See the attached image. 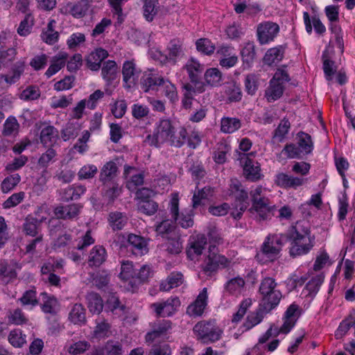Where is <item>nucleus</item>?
<instances>
[{
  "instance_id": "nucleus-1",
  "label": "nucleus",
  "mask_w": 355,
  "mask_h": 355,
  "mask_svg": "<svg viewBox=\"0 0 355 355\" xmlns=\"http://www.w3.org/2000/svg\"><path fill=\"white\" fill-rule=\"evenodd\" d=\"M187 130L180 127L176 128L168 119H162L156 123L153 135H148L145 142L150 146H159L164 143L180 147L187 137Z\"/></svg>"
},
{
  "instance_id": "nucleus-2",
  "label": "nucleus",
  "mask_w": 355,
  "mask_h": 355,
  "mask_svg": "<svg viewBox=\"0 0 355 355\" xmlns=\"http://www.w3.org/2000/svg\"><path fill=\"white\" fill-rule=\"evenodd\" d=\"M180 197L178 193H173L168 202V211L171 219L163 220L155 227L156 232L159 235H164L170 232L175 227L174 223L180 225L183 228H189L193 225V214L191 210H179Z\"/></svg>"
},
{
  "instance_id": "nucleus-3",
  "label": "nucleus",
  "mask_w": 355,
  "mask_h": 355,
  "mask_svg": "<svg viewBox=\"0 0 355 355\" xmlns=\"http://www.w3.org/2000/svg\"><path fill=\"white\" fill-rule=\"evenodd\" d=\"M290 254L295 257L306 254L313 246L314 237L311 236L307 222L300 221L293 226L289 234Z\"/></svg>"
},
{
  "instance_id": "nucleus-4",
  "label": "nucleus",
  "mask_w": 355,
  "mask_h": 355,
  "mask_svg": "<svg viewBox=\"0 0 355 355\" xmlns=\"http://www.w3.org/2000/svg\"><path fill=\"white\" fill-rule=\"evenodd\" d=\"M276 282L270 277L265 278L261 283L259 292L262 295L261 304L266 311L277 306L282 297V294L276 289Z\"/></svg>"
},
{
  "instance_id": "nucleus-5",
  "label": "nucleus",
  "mask_w": 355,
  "mask_h": 355,
  "mask_svg": "<svg viewBox=\"0 0 355 355\" xmlns=\"http://www.w3.org/2000/svg\"><path fill=\"white\" fill-rule=\"evenodd\" d=\"M288 81L289 76L287 72L284 69H278L266 89L265 96L267 101L273 102L279 99L284 93L285 84Z\"/></svg>"
},
{
  "instance_id": "nucleus-6",
  "label": "nucleus",
  "mask_w": 355,
  "mask_h": 355,
  "mask_svg": "<svg viewBox=\"0 0 355 355\" xmlns=\"http://www.w3.org/2000/svg\"><path fill=\"white\" fill-rule=\"evenodd\" d=\"M193 332L204 343L217 341L223 334V330L214 322H198L194 326Z\"/></svg>"
},
{
  "instance_id": "nucleus-7",
  "label": "nucleus",
  "mask_w": 355,
  "mask_h": 355,
  "mask_svg": "<svg viewBox=\"0 0 355 355\" xmlns=\"http://www.w3.org/2000/svg\"><path fill=\"white\" fill-rule=\"evenodd\" d=\"M230 190L231 194L236 198V205L232 209L231 216L235 219H239L249 206L248 195L237 180H232Z\"/></svg>"
},
{
  "instance_id": "nucleus-8",
  "label": "nucleus",
  "mask_w": 355,
  "mask_h": 355,
  "mask_svg": "<svg viewBox=\"0 0 355 355\" xmlns=\"http://www.w3.org/2000/svg\"><path fill=\"white\" fill-rule=\"evenodd\" d=\"M255 153L242 154L240 155V160L242 164L244 177L252 182H256L263 178L260 164L251 159Z\"/></svg>"
},
{
  "instance_id": "nucleus-9",
  "label": "nucleus",
  "mask_w": 355,
  "mask_h": 355,
  "mask_svg": "<svg viewBox=\"0 0 355 355\" xmlns=\"http://www.w3.org/2000/svg\"><path fill=\"white\" fill-rule=\"evenodd\" d=\"M284 241L285 237L282 234L269 236L263 243L261 253L258 254V257L265 255L269 260L273 261L277 257Z\"/></svg>"
},
{
  "instance_id": "nucleus-10",
  "label": "nucleus",
  "mask_w": 355,
  "mask_h": 355,
  "mask_svg": "<svg viewBox=\"0 0 355 355\" xmlns=\"http://www.w3.org/2000/svg\"><path fill=\"white\" fill-rule=\"evenodd\" d=\"M279 27L276 23L265 21L258 25L257 35L261 44H267L272 42L277 36Z\"/></svg>"
},
{
  "instance_id": "nucleus-11",
  "label": "nucleus",
  "mask_w": 355,
  "mask_h": 355,
  "mask_svg": "<svg viewBox=\"0 0 355 355\" xmlns=\"http://www.w3.org/2000/svg\"><path fill=\"white\" fill-rule=\"evenodd\" d=\"M180 306L178 297H171L165 301L154 303L151 305L158 316L168 317L174 314Z\"/></svg>"
},
{
  "instance_id": "nucleus-12",
  "label": "nucleus",
  "mask_w": 355,
  "mask_h": 355,
  "mask_svg": "<svg viewBox=\"0 0 355 355\" xmlns=\"http://www.w3.org/2000/svg\"><path fill=\"white\" fill-rule=\"evenodd\" d=\"M140 69H138L134 60H126L123 64L122 75L123 86L130 88L138 80Z\"/></svg>"
},
{
  "instance_id": "nucleus-13",
  "label": "nucleus",
  "mask_w": 355,
  "mask_h": 355,
  "mask_svg": "<svg viewBox=\"0 0 355 355\" xmlns=\"http://www.w3.org/2000/svg\"><path fill=\"white\" fill-rule=\"evenodd\" d=\"M208 293L206 288L200 292L195 301L187 309V313L191 317L201 316L207 306Z\"/></svg>"
},
{
  "instance_id": "nucleus-14",
  "label": "nucleus",
  "mask_w": 355,
  "mask_h": 355,
  "mask_svg": "<svg viewBox=\"0 0 355 355\" xmlns=\"http://www.w3.org/2000/svg\"><path fill=\"white\" fill-rule=\"evenodd\" d=\"M301 314V309L296 304H291L285 312L284 324L279 329L280 333L288 334L295 326Z\"/></svg>"
},
{
  "instance_id": "nucleus-15",
  "label": "nucleus",
  "mask_w": 355,
  "mask_h": 355,
  "mask_svg": "<svg viewBox=\"0 0 355 355\" xmlns=\"http://www.w3.org/2000/svg\"><path fill=\"white\" fill-rule=\"evenodd\" d=\"M95 324L89 336L91 340L105 339L112 334L111 324L106 320L99 318L96 320Z\"/></svg>"
},
{
  "instance_id": "nucleus-16",
  "label": "nucleus",
  "mask_w": 355,
  "mask_h": 355,
  "mask_svg": "<svg viewBox=\"0 0 355 355\" xmlns=\"http://www.w3.org/2000/svg\"><path fill=\"white\" fill-rule=\"evenodd\" d=\"M207 244V239L204 235H198L193 238L189 243V246L187 250L188 257L191 260H198V257L202 254Z\"/></svg>"
},
{
  "instance_id": "nucleus-17",
  "label": "nucleus",
  "mask_w": 355,
  "mask_h": 355,
  "mask_svg": "<svg viewBox=\"0 0 355 355\" xmlns=\"http://www.w3.org/2000/svg\"><path fill=\"white\" fill-rule=\"evenodd\" d=\"M171 329V322L169 320H163L155 324L153 329L146 334L145 340L147 343H151L162 338Z\"/></svg>"
},
{
  "instance_id": "nucleus-18",
  "label": "nucleus",
  "mask_w": 355,
  "mask_h": 355,
  "mask_svg": "<svg viewBox=\"0 0 355 355\" xmlns=\"http://www.w3.org/2000/svg\"><path fill=\"white\" fill-rule=\"evenodd\" d=\"M217 54L220 55V64L223 67H232L238 62V57L234 52V48L231 46H220L217 51Z\"/></svg>"
},
{
  "instance_id": "nucleus-19",
  "label": "nucleus",
  "mask_w": 355,
  "mask_h": 355,
  "mask_svg": "<svg viewBox=\"0 0 355 355\" xmlns=\"http://www.w3.org/2000/svg\"><path fill=\"white\" fill-rule=\"evenodd\" d=\"M164 78L152 72L144 73L141 79V87L144 92L157 91Z\"/></svg>"
},
{
  "instance_id": "nucleus-20",
  "label": "nucleus",
  "mask_w": 355,
  "mask_h": 355,
  "mask_svg": "<svg viewBox=\"0 0 355 355\" xmlns=\"http://www.w3.org/2000/svg\"><path fill=\"white\" fill-rule=\"evenodd\" d=\"M89 10V5L85 1H79L76 3H68L60 8V12L63 14H71L75 18L83 17Z\"/></svg>"
},
{
  "instance_id": "nucleus-21",
  "label": "nucleus",
  "mask_w": 355,
  "mask_h": 355,
  "mask_svg": "<svg viewBox=\"0 0 355 355\" xmlns=\"http://www.w3.org/2000/svg\"><path fill=\"white\" fill-rule=\"evenodd\" d=\"M207 258V269L209 270H214L218 268H225L230 265V261L224 256L217 254L215 246L212 245L209 246Z\"/></svg>"
},
{
  "instance_id": "nucleus-22",
  "label": "nucleus",
  "mask_w": 355,
  "mask_h": 355,
  "mask_svg": "<svg viewBox=\"0 0 355 355\" xmlns=\"http://www.w3.org/2000/svg\"><path fill=\"white\" fill-rule=\"evenodd\" d=\"M275 182L282 188L297 189L304 184V180L302 178L281 173L276 176Z\"/></svg>"
},
{
  "instance_id": "nucleus-23",
  "label": "nucleus",
  "mask_w": 355,
  "mask_h": 355,
  "mask_svg": "<svg viewBox=\"0 0 355 355\" xmlns=\"http://www.w3.org/2000/svg\"><path fill=\"white\" fill-rule=\"evenodd\" d=\"M250 211L260 220L270 218L273 215V208L269 205L268 200L255 202V205H252Z\"/></svg>"
},
{
  "instance_id": "nucleus-24",
  "label": "nucleus",
  "mask_w": 355,
  "mask_h": 355,
  "mask_svg": "<svg viewBox=\"0 0 355 355\" xmlns=\"http://www.w3.org/2000/svg\"><path fill=\"white\" fill-rule=\"evenodd\" d=\"M128 243L132 246V250L135 254L144 255L148 251V243L144 238L130 234L128 237Z\"/></svg>"
},
{
  "instance_id": "nucleus-25",
  "label": "nucleus",
  "mask_w": 355,
  "mask_h": 355,
  "mask_svg": "<svg viewBox=\"0 0 355 355\" xmlns=\"http://www.w3.org/2000/svg\"><path fill=\"white\" fill-rule=\"evenodd\" d=\"M108 55L107 52L103 49H97L92 51L87 57L86 61L87 67L93 71H96L100 68L101 62Z\"/></svg>"
},
{
  "instance_id": "nucleus-26",
  "label": "nucleus",
  "mask_w": 355,
  "mask_h": 355,
  "mask_svg": "<svg viewBox=\"0 0 355 355\" xmlns=\"http://www.w3.org/2000/svg\"><path fill=\"white\" fill-rule=\"evenodd\" d=\"M191 82H197L204 71V66L197 60L191 58L184 66Z\"/></svg>"
},
{
  "instance_id": "nucleus-27",
  "label": "nucleus",
  "mask_w": 355,
  "mask_h": 355,
  "mask_svg": "<svg viewBox=\"0 0 355 355\" xmlns=\"http://www.w3.org/2000/svg\"><path fill=\"white\" fill-rule=\"evenodd\" d=\"M81 207L79 205L72 204L66 207L58 206L55 208L54 214L58 218L70 219L76 216Z\"/></svg>"
},
{
  "instance_id": "nucleus-28",
  "label": "nucleus",
  "mask_w": 355,
  "mask_h": 355,
  "mask_svg": "<svg viewBox=\"0 0 355 355\" xmlns=\"http://www.w3.org/2000/svg\"><path fill=\"white\" fill-rule=\"evenodd\" d=\"M69 320L77 325L84 324L86 322L85 309L81 304H75L69 311Z\"/></svg>"
},
{
  "instance_id": "nucleus-29",
  "label": "nucleus",
  "mask_w": 355,
  "mask_h": 355,
  "mask_svg": "<svg viewBox=\"0 0 355 355\" xmlns=\"http://www.w3.org/2000/svg\"><path fill=\"white\" fill-rule=\"evenodd\" d=\"M323 281L324 275L322 273L319 272L313 275L306 285V287L303 290V293L306 296L311 297H314L318 292Z\"/></svg>"
},
{
  "instance_id": "nucleus-30",
  "label": "nucleus",
  "mask_w": 355,
  "mask_h": 355,
  "mask_svg": "<svg viewBox=\"0 0 355 355\" xmlns=\"http://www.w3.org/2000/svg\"><path fill=\"white\" fill-rule=\"evenodd\" d=\"M263 319V314L261 311L254 312L249 314L247 317L246 321L239 329V333L234 334V337L238 338L239 336L243 332L252 329L255 325L259 324Z\"/></svg>"
},
{
  "instance_id": "nucleus-31",
  "label": "nucleus",
  "mask_w": 355,
  "mask_h": 355,
  "mask_svg": "<svg viewBox=\"0 0 355 355\" xmlns=\"http://www.w3.org/2000/svg\"><path fill=\"white\" fill-rule=\"evenodd\" d=\"M67 58V53L63 52L54 56L51 60L49 67L45 72L46 76L50 78L58 72L64 66Z\"/></svg>"
},
{
  "instance_id": "nucleus-32",
  "label": "nucleus",
  "mask_w": 355,
  "mask_h": 355,
  "mask_svg": "<svg viewBox=\"0 0 355 355\" xmlns=\"http://www.w3.org/2000/svg\"><path fill=\"white\" fill-rule=\"evenodd\" d=\"M136 169L134 167L125 166L124 175L126 178L130 177L127 182V187L130 190H134L137 186L141 185L144 182V176L141 173H135Z\"/></svg>"
},
{
  "instance_id": "nucleus-33",
  "label": "nucleus",
  "mask_w": 355,
  "mask_h": 355,
  "mask_svg": "<svg viewBox=\"0 0 355 355\" xmlns=\"http://www.w3.org/2000/svg\"><path fill=\"white\" fill-rule=\"evenodd\" d=\"M297 144L304 156L311 154L313 150V143L309 135L300 132L296 137Z\"/></svg>"
},
{
  "instance_id": "nucleus-34",
  "label": "nucleus",
  "mask_w": 355,
  "mask_h": 355,
  "mask_svg": "<svg viewBox=\"0 0 355 355\" xmlns=\"http://www.w3.org/2000/svg\"><path fill=\"white\" fill-rule=\"evenodd\" d=\"M284 57V49L276 46L268 49L263 58L264 64L271 66L278 64Z\"/></svg>"
},
{
  "instance_id": "nucleus-35",
  "label": "nucleus",
  "mask_w": 355,
  "mask_h": 355,
  "mask_svg": "<svg viewBox=\"0 0 355 355\" xmlns=\"http://www.w3.org/2000/svg\"><path fill=\"white\" fill-rule=\"evenodd\" d=\"M86 191L85 187L83 185H73L63 189L61 193V198L64 201L79 198Z\"/></svg>"
},
{
  "instance_id": "nucleus-36",
  "label": "nucleus",
  "mask_w": 355,
  "mask_h": 355,
  "mask_svg": "<svg viewBox=\"0 0 355 355\" xmlns=\"http://www.w3.org/2000/svg\"><path fill=\"white\" fill-rule=\"evenodd\" d=\"M89 355H123V351L119 343L109 340L101 349H96Z\"/></svg>"
},
{
  "instance_id": "nucleus-37",
  "label": "nucleus",
  "mask_w": 355,
  "mask_h": 355,
  "mask_svg": "<svg viewBox=\"0 0 355 355\" xmlns=\"http://www.w3.org/2000/svg\"><path fill=\"white\" fill-rule=\"evenodd\" d=\"M128 221L125 214L119 211H113L109 214L108 223L113 230H120L124 227Z\"/></svg>"
},
{
  "instance_id": "nucleus-38",
  "label": "nucleus",
  "mask_w": 355,
  "mask_h": 355,
  "mask_svg": "<svg viewBox=\"0 0 355 355\" xmlns=\"http://www.w3.org/2000/svg\"><path fill=\"white\" fill-rule=\"evenodd\" d=\"M303 18L306 31L309 34L312 32V25L317 33L322 34L326 31L325 26L318 17H314L311 19L308 12H304Z\"/></svg>"
},
{
  "instance_id": "nucleus-39",
  "label": "nucleus",
  "mask_w": 355,
  "mask_h": 355,
  "mask_svg": "<svg viewBox=\"0 0 355 355\" xmlns=\"http://www.w3.org/2000/svg\"><path fill=\"white\" fill-rule=\"evenodd\" d=\"M58 131L51 125L44 128L40 134L41 142L46 146H51L58 139Z\"/></svg>"
},
{
  "instance_id": "nucleus-40",
  "label": "nucleus",
  "mask_w": 355,
  "mask_h": 355,
  "mask_svg": "<svg viewBox=\"0 0 355 355\" xmlns=\"http://www.w3.org/2000/svg\"><path fill=\"white\" fill-rule=\"evenodd\" d=\"M182 282V275L180 272H173L165 281L162 282L160 284V290L168 291L173 288L179 286Z\"/></svg>"
},
{
  "instance_id": "nucleus-41",
  "label": "nucleus",
  "mask_w": 355,
  "mask_h": 355,
  "mask_svg": "<svg viewBox=\"0 0 355 355\" xmlns=\"http://www.w3.org/2000/svg\"><path fill=\"white\" fill-rule=\"evenodd\" d=\"M245 281L241 277H236L227 282L225 286V291L232 295H239L244 288Z\"/></svg>"
},
{
  "instance_id": "nucleus-42",
  "label": "nucleus",
  "mask_w": 355,
  "mask_h": 355,
  "mask_svg": "<svg viewBox=\"0 0 355 355\" xmlns=\"http://www.w3.org/2000/svg\"><path fill=\"white\" fill-rule=\"evenodd\" d=\"M42 309L45 313H53L59 309V303L57 299L46 293H42Z\"/></svg>"
},
{
  "instance_id": "nucleus-43",
  "label": "nucleus",
  "mask_w": 355,
  "mask_h": 355,
  "mask_svg": "<svg viewBox=\"0 0 355 355\" xmlns=\"http://www.w3.org/2000/svg\"><path fill=\"white\" fill-rule=\"evenodd\" d=\"M106 258L105 250L102 246H94L89 256V263L91 266H100Z\"/></svg>"
},
{
  "instance_id": "nucleus-44",
  "label": "nucleus",
  "mask_w": 355,
  "mask_h": 355,
  "mask_svg": "<svg viewBox=\"0 0 355 355\" xmlns=\"http://www.w3.org/2000/svg\"><path fill=\"white\" fill-rule=\"evenodd\" d=\"M17 264L14 266L3 261L0 263V279L4 282H8L16 277V268H19Z\"/></svg>"
},
{
  "instance_id": "nucleus-45",
  "label": "nucleus",
  "mask_w": 355,
  "mask_h": 355,
  "mask_svg": "<svg viewBox=\"0 0 355 355\" xmlns=\"http://www.w3.org/2000/svg\"><path fill=\"white\" fill-rule=\"evenodd\" d=\"M118 72V67L116 63L113 60H107L103 64L102 67V76L106 81L114 80Z\"/></svg>"
},
{
  "instance_id": "nucleus-46",
  "label": "nucleus",
  "mask_w": 355,
  "mask_h": 355,
  "mask_svg": "<svg viewBox=\"0 0 355 355\" xmlns=\"http://www.w3.org/2000/svg\"><path fill=\"white\" fill-rule=\"evenodd\" d=\"M205 83L212 87L220 85L222 80V73L217 68L208 69L204 75Z\"/></svg>"
},
{
  "instance_id": "nucleus-47",
  "label": "nucleus",
  "mask_w": 355,
  "mask_h": 355,
  "mask_svg": "<svg viewBox=\"0 0 355 355\" xmlns=\"http://www.w3.org/2000/svg\"><path fill=\"white\" fill-rule=\"evenodd\" d=\"M242 60L248 66L253 62L255 57L254 45L253 42H245L241 50Z\"/></svg>"
},
{
  "instance_id": "nucleus-48",
  "label": "nucleus",
  "mask_w": 355,
  "mask_h": 355,
  "mask_svg": "<svg viewBox=\"0 0 355 355\" xmlns=\"http://www.w3.org/2000/svg\"><path fill=\"white\" fill-rule=\"evenodd\" d=\"M88 309L92 313H100L103 307L101 297L96 293H90L87 296Z\"/></svg>"
},
{
  "instance_id": "nucleus-49",
  "label": "nucleus",
  "mask_w": 355,
  "mask_h": 355,
  "mask_svg": "<svg viewBox=\"0 0 355 355\" xmlns=\"http://www.w3.org/2000/svg\"><path fill=\"white\" fill-rule=\"evenodd\" d=\"M241 127V122L236 118H223L220 122V130L225 133H232Z\"/></svg>"
},
{
  "instance_id": "nucleus-50",
  "label": "nucleus",
  "mask_w": 355,
  "mask_h": 355,
  "mask_svg": "<svg viewBox=\"0 0 355 355\" xmlns=\"http://www.w3.org/2000/svg\"><path fill=\"white\" fill-rule=\"evenodd\" d=\"M116 171L117 167L114 162H107L101 168L100 180L103 182L111 180L115 176Z\"/></svg>"
},
{
  "instance_id": "nucleus-51",
  "label": "nucleus",
  "mask_w": 355,
  "mask_h": 355,
  "mask_svg": "<svg viewBox=\"0 0 355 355\" xmlns=\"http://www.w3.org/2000/svg\"><path fill=\"white\" fill-rule=\"evenodd\" d=\"M90 346L89 343L86 340H78L69 344L67 347V351L71 355H80L88 350Z\"/></svg>"
},
{
  "instance_id": "nucleus-52",
  "label": "nucleus",
  "mask_w": 355,
  "mask_h": 355,
  "mask_svg": "<svg viewBox=\"0 0 355 355\" xmlns=\"http://www.w3.org/2000/svg\"><path fill=\"white\" fill-rule=\"evenodd\" d=\"M24 233L30 236H37L40 232V223L34 218H26L23 225Z\"/></svg>"
},
{
  "instance_id": "nucleus-53",
  "label": "nucleus",
  "mask_w": 355,
  "mask_h": 355,
  "mask_svg": "<svg viewBox=\"0 0 355 355\" xmlns=\"http://www.w3.org/2000/svg\"><path fill=\"white\" fill-rule=\"evenodd\" d=\"M144 16L148 21H152L157 12V0H144Z\"/></svg>"
},
{
  "instance_id": "nucleus-54",
  "label": "nucleus",
  "mask_w": 355,
  "mask_h": 355,
  "mask_svg": "<svg viewBox=\"0 0 355 355\" xmlns=\"http://www.w3.org/2000/svg\"><path fill=\"white\" fill-rule=\"evenodd\" d=\"M8 340L13 347H21L26 342V335L20 329H16L10 332Z\"/></svg>"
},
{
  "instance_id": "nucleus-55",
  "label": "nucleus",
  "mask_w": 355,
  "mask_h": 355,
  "mask_svg": "<svg viewBox=\"0 0 355 355\" xmlns=\"http://www.w3.org/2000/svg\"><path fill=\"white\" fill-rule=\"evenodd\" d=\"M213 191L209 187H205L198 193H194L192 200L193 207L196 208L198 205L203 204V201L209 199Z\"/></svg>"
},
{
  "instance_id": "nucleus-56",
  "label": "nucleus",
  "mask_w": 355,
  "mask_h": 355,
  "mask_svg": "<svg viewBox=\"0 0 355 355\" xmlns=\"http://www.w3.org/2000/svg\"><path fill=\"white\" fill-rule=\"evenodd\" d=\"M163 92L166 97H167L171 101L175 102L178 101V92L174 84L170 82L168 80H163V83L161 85Z\"/></svg>"
},
{
  "instance_id": "nucleus-57",
  "label": "nucleus",
  "mask_w": 355,
  "mask_h": 355,
  "mask_svg": "<svg viewBox=\"0 0 355 355\" xmlns=\"http://www.w3.org/2000/svg\"><path fill=\"white\" fill-rule=\"evenodd\" d=\"M19 124L14 116H9L3 125V134L6 136L15 135L17 134Z\"/></svg>"
},
{
  "instance_id": "nucleus-58",
  "label": "nucleus",
  "mask_w": 355,
  "mask_h": 355,
  "mask_svg": "<svg viewBox=\"0 0 355 355\" xmlns=\"http://www.w3.org/2000/svg\"><path fill=\"white\" fill-rule=\"evenodd\" d=\"M136 277V272L132 263L129 261H123L121 266L119 277L123 280H130Z\"/></svg>"
},
{
  "instance_id": "nucleus-59",
  "label": "nucleus",
  "mask_w": 355,
  "mask_h": 355,
  "mask_svg": "<svg viewBox=\"0 0 355 355\" xmlns=\"http://www.w3.org/2000/svg\"><path fill=\"white\" fill-rule=\"evenodd\" d=\"M282 153L289 159H300L304 157L297 144H286L282 150Z\"/></svg>"
},
{
  "instance_id": "nucleus-60",
  "label": "nucleus",
  "mask_w": 355,
  "mask_h": 355,
  "mask_svg": "<svg viewBox=\"0 0 355 355\" xmlns=\"http://www.w3.org/2000/svg\"><path fill=\"white\" fill-rule=\"evenodd\" d=\"M230 150V147L225 141L218 143L214 155V161L218 164H223L226 161V154Z\"/></svg>"
},
{
  "instance_id": "nucleus-61",
  "label": "nucleus",
  "mask_w": 355,
  "mask_h": 355,
  "mask_svg": "<svg viewBox=\"0 0 355 355\" xmlns=\"http://www.w3.org/2000/svg\"><path fill=\"white\" fill-rule=\"evenodd\" d=\"M21 178L18 174L10 175L5 178L1 183V188L3 193H8L12 190L20 182Z\"/></svg>"
},
{
  "instance_id": "nucleus-62",
  "label": "nucleus",
  "mask_w": 355,
  "mask_h": 355,
  "mask_svg": "<svg viewBox=\"0 0 355 355\" xmlns=\"http://www.w3.org/2000/svg\"><path fill=\"white\" fill-rule=\"evenodd\" d=\"M252 305V300L250 299H245L243 300L239 306V310L234 314L232 319V324L234 327L239 321L241 320L243 317L246 313L248 309Z\"/></svg>"
},
{
  "instance_id": "nucleus-63",
  "label": "nucleus",
  "mask_w": 355,
  "mask_h": 355,
  "mask_svg": "<svg viewBox=\"0 0 355 355\" xmlns=\"http://www.w3.org/2000/svg\"><path fill=\"white\" fill-rule=\"evenodd\" d=\"M197 50L205 55H210L214 53L215 50V46L212 42L206 38L199 39L196 42Z\"/></svg>"
},
{
  "instance_id": "nucleus-64",
  "label": "nucleus",
  "mask_w": 355,
  "mask_h": 355,
  "mask_svg": "<svg viewBox=\"0 0 355 355\" xmlns=\"http://www.w3.org/2000/svg\"><path fill=\"white\" fill-rule=\"evenodd\" d=\"M98 171L97 167L94 164H86L80 168L78 173L80 180L90 179L95 176Z\"/></svg>"
}]
</instances>
